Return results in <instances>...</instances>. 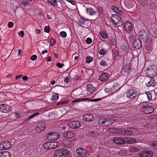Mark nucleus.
Returning <instances> with one entry per match:
<instances>
[{
  "label": "nucleus",
  "mask_w": 157,
  "mask_h": 157,
  "mask_svg": "<svg viewBox=\"0 0 157 157\" xmlns=\"http://www.w3.org/2000/svg\"><path fill=\"white\" fill-rule=\"evenodd\" d=\"M59 98V95L58 94L55 93L54 94L52 98H51V100L52 101H56Z\"/></svg>",
  "instance_id": "32"
},
{
  "label": "nucleus",
  "mask_w": 157,
  "mask_h": 157,
  "mask_svg": "<svg viewBox=\"0 0 157 157\" xmlns=\"http://www.w3.org/2000/svg\"><path fill=\"white\" fill-rule=\"evenodd\" d=\"M137 94L136 91L135 89H132L127 93L126 96L130 99H133L136 96Z\"/></svg>",
  "instance_id": "7"
},
{
  "label": "nucleus",
  "mask_w": 157,
  "mask_h": 157,
  "mask_svg": "<svg viewBox=\"0 0 157 157\" xmlns=\"http://www.w3.org/2000/svg\"><path fill=\"white\" fill-rule=\"evenodd\" d=\"M150 146L152 148L157 149V141H152L151 143Z\"/></svg>",
  "instance_id": "30"
},
{
  "label": "nucleus",
  "mask_w": 157,
  "mask_h": 157,
  "mask_svg": "<svg viewBox=\"0 0 157 157\" xmlns=\"http://www.w3.org/2000/svg\"><path fill=\"white\" fill-rule=\"evenodd\" d=\"M112 8L113 10L116 13H118L120 15H121L122 14L123 12L122 11L120 10L117 7L115 6H113Z\"/></svg>",
  "instance_id": "27"
},
{
  "label": "nucleus",
  "mask_w": 157,
  "mask_h": 157,
  "mask_svg": "<svg viewBox=\"0 0 157 157\" xmlns=\"http://www.w3.org/2000/svg\"><path fill=\"white\" fill-rule=\"evenodd\" d=\"M98 10L100 13L102 14L103 13V9L102 7L98 6Z\"/></svg>",
  "instance_id": "52"
},
{
  "label": "nucleus",
  "mask_w": 157,
  "mask_h": 157,
  "mask_svg": "<svg viewBox=\"0 0 157 157\" xmlns=\"http://www.w3.org/2000/svg\"><path fill=\"white\" fill-rule=\"evenodd\" d=\"M108 52V51L104 49H101L99 52V54L101 55H104L106 54Z\"/></svg>",
  "instance_id": "37"
},
{
  "label": "nucleus",
  "mask_w": 157,
  "mask_h": 157,
  "mask_svg": "<svg viewBox=\"0 0 157 157\" xmlns=\"http://www.w3.org/2000/svg\"><path fill=\"white\" fill-rule=\"evenodd\" d=\"M10 107L6 104H3L0 105V112L7 113L10 111Z\"/></svg>",
  "instance_id": "10"
},
{
  "label": "nucleus",
  "mask_w": 157,
  "mask_h": 157,
  "mask_svg": "<svg viewBox=\"0 0 157 157\" xmlns=\"http://www.w3.org/2000/svg\"><path fill=\"white\" fill-rule=\"evenodd\" d=\"M59 137V134L56 132H50L46 135V139L48 140H55Z\"/></svg>",
  "instance_id": "2"
},
{
  "label": "nucleus",
  "mask_w": 157,
  "mask_h": 157,
  "mask_svg": "<svg viewBox=\"0 0 157 157\" xmlns=\"http://www.w3.org/2000/svg\"><path fill=\"white\" fill-rule=\"evenodd\" d=\"M105 91L107 92L108 93L111 92L112 91H113V90L112 89V88H106L105 89Z\"/></svg>",
  "instance_id": "59"
},
{
  "label": "nucleus",
  "mask_w": 157,
  "mask_h": 157,
  "mask_svg": "<svg viewBox=\"0 0 157 157\" xmlns=\"http://www.w3.org/2000/svg\"><path fill=\"white\" fill-rule=\"evenodd\" d=\"M145 49L146 50L150 51L151 49L152 46V44L151 41H147L146 44Z\"/></svg>",
  "instance_id": "22"
},
{
  "label": "nucleus",
  "mask_w": 157,
  "mask_h": 157,
  "mask_svg": "<svg viewBox=\"0 0 157 157\" xmlns=\"http://www.w3.org/2000/svg\"><path fill=\"white\" fill-rule=\"evenodd\" d=\"M94 116L91 114H86L83 116L82 119L84 121H92Z\"/></svg>",
  "instance_id": "15"
},
{
  "label": "nucleus",
  "mask_w": 157,
  "mask_h": 157,
  "mask_svg": "<svg viewBox=\"0 0 157 157\" xmlns=\"http://www.w3.org/2000/svg\"><path fill=\"white\" fill-rule=\"evenodd\" d=\"M113 141L115 143L119 145L124 144L125 143V141L122 138L118 137H114Z\"/></svg>",
  "instance_id": "12"
},
{
  "label": "nucleus",
  "mask_w": 157,
  "mask_h": 157,
  "mask_svg": "<svg viewBox=\"0 0 157 157\" xmlns=\"http://www.w3.org/2000/svg\"><path fill=\"white\" fill-rule=\"evenodd\" d=\"M86 44H90L92 43V40L91 38L88 37L86 39Z\"/></svg>",
  "instance_id": "53"
},
{
  "label": "nucleus",
  "mask_w": 157,
  "mask_h": 157,
  "mask_svg": "<svg viewBox=\"0 0 157 157\" xmlns=\"http://www.w3.org/2000/svg\"><path fill=\"white\" fill-rule=\"evenodd\" d=\"M139 35L140 38L142 39H145V37H146V33L144 30H142L139 32Z\"/></svg>",
  "instance_id": "24"
},
{
  "label": "nucleus",
  "mask_w": 157,
  "mask_h": 157,
  "mask_svg": "<svg viewBox=\"0 0 157 157\" xmlns=\"http://www.w3.org/2000/svg\"><path fill=\"white\" fill-rule=\"evenodd\" d=\"M74 134L72 132H67L63 133V136L65 138L70 139L73 137Z\"/></svg>",
  "instance_id": "17"
},
{
  "label": "nucleus",
  "mask_w": 157,
  "mask_h": 157,
  "mask_svg": "<svg viewBox=\"0 0 157 157\" xmlns=\"http://www.w3.org/2000/svg\"><path fill=\"white\" fill-rule=\"evenodd\" d=\"M107 119L104 117H100L98 120V123L99 124H104L107 122Z\"/></svg>",
  "instance_id": "29"
},
{
  "label": "nucleus",
  "mask_w": 157,
  "mask_h": 157,
  "mask_svg": "<svg viewBox=\"0 0 157 157\" xmlns=\"http://www.w3.org/2000/svg\"><path fill=\"white\" fill-rule=\"evenodd\" d=\"M109 75L107 73H103L100 76L99 79L101 82H104L109 79Z\"/></svg>",
  "instance_id": "14"
},
{
  "label": "nucleus",
  "mask_w": 157,
  "mask_h": 157,
  "mask_svg": "<svg viewBox=\"0 0 157 157\" xmlns=\"http://www.w3.org/2000/svg\"><path fill=\"white\" fill-rule=\"evenodd\" d=\"M45 125L43 122L39 123L37 124V127L36 128V131L38 132H40L44 131L45 128Z\"/></svg>",
  "instance_id": "13"
},
{
  "label": "nucleus",
  "mask_w": 157,
  "mask_h": 157,
  "mask_svg": "<svg viewBox=\"0 0 157 157\" xmlns=\"http://www.w3.org/2000/svg\"><path fill=\"white\" fill-rule=\"evenodd\" d=\"M111 19L113 23L115 25L118 24L122 21L121 17L117 14H112Z\"/></svg>",
  "instance_id": "5"
},
{
  "label": "nucleus",
  "mask_w": 157,
  "mask_h": 157,
  "mask_svg": "<svg viewBox=\"0 0 157 157\" xmlns=\"http://www.w3.org/2000/svg\"><path fill=\"white\" fill-rule=\"evenodd\" d=\"M152 155V151L146 150L140 152L139 155V157H151Z\"/></svg>",
  "instance_id": "6"
},
{
  "label": "nucleus",
  "mask_w": 157,
  "mask_h": 157,
  "mask_svg": "<svg viewBox=\"0 0 157 157\" xmlns=\"http://www.w3.org/2000/svg\"><path fill=\"white\" fill-rule=\"evenodd\" d=\"M121 87L118 83H115L113 85L112 89L114 91H116L119 90L121 89Z\"/></svg>",
  "instance_id": "23"
},
{
  "label": "nucleus",
  "mask_w": 157,
  "mask_h": 157,
  "mask_svg": "<svg viewBox=\"0 0 157 157\" xmlns=\"http://www.w3.org/2000/svg\"><path fill=\"white\" fill-rule=\"evenodd\" d=\"M129 150L132 152H137L139 150V149L135 147H130Z\"/></svg>",
  "instance_id": "42"
},
{
  "label": "nucleus",
  "mask_w": 157,
  "mask_h": 157,
  "mask_svg": "<svg viewBox=\"0 0 157 157\" xmlns=\"http://www.w3.org/2000/svg\"><path fill=\"white\" fill-rule=\"evenodd\" d=\"M50 42L51 43V45L52 46H53L56 43V41L53 38H52L50 40Z\"/></svg>",
  "instance_id": "51"
},
{
  "label": "nucleus",
  "mask_w": 157,
  "mask_h": 157,
  "mask_svg": "<svg viewBox=\"0 0 157 157\" xmlns=\"http://www.w3.org/2000/svg\"><path fill=\"white\" fill-rule=\"evenodd\" d=\"M104 60H102L101 61L100 63V64L102 67L107 66V64L106 60L109 61V58L107 57H105L104 58Z\"/></svg>",
  "instance_id": "20"
},
{
  "label": "nucleus",
  "mask_w": 157,
  "mask_h": 157,
  "mask_svg": "<svg viewBox=\"0 0 157 157\" xmlns=\"http://www.w3.org/2000/svg\"><path fill=\"white\" fill-rule=\"evenodd\" d=\"M18 34L19 36L23 38L24 35V33L23 31H21L19 32Z\"/></svg>",
  "instance_id": "64"
},
{
  "label": "nucleus",
  "mask_w": 157,
  "mask_h": 157,
  "mask_svg": "<svg viewBox=\"0 0 157 157\" xmlns=\"http://www.w3.org/2000/svg\"><path fill=\"white\" fill-rule=\"evenodd\" d=\"M71 144L70 141L68 140H64L62 144V145L65 147H69Z\"/></svg>",
  "instance_id": "33"
},
{
  "label": "nucleus",
  "mask_w": 157,
  "mask_h": 157,
  "mask_svg": "<svg viewBox=\"0 0 157 157\" xmlns=\"http://www.w3.org/2000/svg\"><path fill=\"white\" fill-rule=\"evenodd\" d=\"M88 100L87 98H82V99H77V100H76L73 101V102L74 103L75 102H79L81 101H84L85 100Z\"/></svg>",
  "instance_id": "55"
},
{
  "label": "nucleus",
  "mask_w": 157,
  "mask_h": 157,
  "mask_svg": "<svg viewBox=\"0 0 157 157\" xmlns=\"http://www.w3.org/2000/svg\"><path fill=\"white\" fill-rule=\"evenodd\" d=\"M54 157H72L71 153L68 150L64 149H61L56 151Z\"/></svg>",
  "instance_id": "1"
},
{
  "label": "nucleus",
  "mask_w": 157,
  "mask_h": 157,
  "mask_svg": "<svg viewBox=\"0 0 157 157\" xmlns=\"http://www.w3.org/2000/svg\"><path fill=\"white\" fill-rule=\"evenodd\" d=\"M93 60V58L90 56H88L86 58V61L87 63H90Z\"/></svg>",
  "instance_id": "38"
},
{
  "label": "nucleus",
  "mask_w": 157,
  "mask_h": 157,
  "mask_svg": "<svg viewBox=\"0 0 157 157\" xmlns=\"http://www.w3.org/2000/svg\"><path fill=\"white\" fill-rule=\"evenodd\" d=\"M131 68V65L129 63H125L124 65L123 70L126 72L129 73Z\"/></svg>",
  "instance_id": "16"
},
{
  "label": "nucleus",
  "mask_w": 157,
  "mask_h": 157,
  "mask_svg": "<svg viewBox=\"0 0 157 157\" xmlns=\"http://www.w3.org/2000/svg\"><path fill=\"white\" fill-rule=\"evenodd\" d=\"M68 126L72 128H77L80 127L81 124L78 121H74L69 123L68 124Z\"/></svg>",
  "instance_id": "9"
},
{
  "label": "nucleus",
  "mask_w": 157,
  "mask_h": 157,
  "mask_svg": "<svg viewBox=\"0 0 157 157\" xmlns=\"http://www.w3.org/2000/svg\"><path fill=\"white\" fill-rule=\"evenodd\" d=\"M86 87L87 90L91 93L92 92L95 90L94 87L91 84L88 85Z\"/></svg>",
  "instance_id": "28"
},
{
  "label": "nucleus",
  "mask_w": 157,
  "mask_h": 157,
  "mask_svg": "<svg viewBox=\"0 0 157 157\" xmlns=\"http://www.w3.org/2000/svg\"><path fill=\"white\" fill-rule=\"evenodd\" d=\"M66 1L71 3L73 5L75 6L76 4V2L73 0H66Z\"/></svg>",
  "instance_id": "63"
},
{
  "label": "nucleus",
  "mask_w": 157,
  "mask_h": 157,
  "mask_svg": "<svg viewBox=\"0 0 157 157\" xmlns=\"http://www.w3.org/2000/svg\"><path fill=\"white\" fill-rule=\"evenodd\" d=\"M136 141V139L135 138H130L127 140L128 142L130 144H133Z\"/></svg>",
  "instance_id": "36"
},
{
  "label": "nucleus",
  "mask_w": 157,
  "mask_h": 157,
  "mask_svg": "<svg viewBox=\"0 0 157 157\" xmlns=\"http://www.w3.org/2000/svg\"><path fill=\"white\" fill-rule=\"evenodd\" d=\"M155 68L153 69L152 68L149 69L148 70V72L147 73V76L150 78H153L156 75H157L156 73L157 72V69L155 67H154Z\"/></svg>",
  "instance_id": "3"
},
{
  "label": "nucleus",
  "mask_w": 157,
  "mask_h": 157,
  "mask_svg": "<svg viewBox=\"0 0 157 157\" xmlns=\"http://www.w3.org/2000/svg\"><path fill=\"white\" fill-rule=\"evenodd\" d=\"M132 44L133 47L136 49H139L142 46L140 40L137 38L135 39L133 43Z\"/></svg>",
  "instance_id": "11"
},
{
  "label": "nucleus",
  "mask_w": 157,
  "mask_h": 157,
  "mask_svg": "<svg viewBox=\"0 0 157 157\" xmlns=\"http://www.w3.org/2000/svg\"><path fill=\"white\" fill-rule=\"evenodd\" d=\"M3 144H4V146H5V147H7L6 149L10 148V143L9 142H3Z\"/></svg>",
  "instance_id": "46"
},
{
  "label": "nucleus",
  "mask_w": 157,
  "mask_h": 157,
  "mask_svg": "<svg viewBox=\"0 0 157 157\" xmlns=\"http://www.w3.org/2000/svg\"><path fill=\"white\" fill-rule=\"evenodd\" d=\"M109 151L104 150L100 154L98 157H111Z\"/></svg>",
  "instance_id": "18"
},
{
  "label": "nucleus",
  "mask_w": 157,
  "mask_h": 157,
  "mask_svg": "<svg viewBox=\"0 0 157 157\" xmlns=\"http://www.w3.org/2000/svg\"><path fill=\"white\" fill-rule=\"evenodd\" d=\"M156 82L154 80H151L146 84V86L148 87H154L156 85Z\"/></svg>",
  "instance_id": "25"
},
{
  "label": "nucleus",
  "mask_w": 157,
  "mask_h": 157,
  "mask_svg": "<svg viewBox=\"0 0 157 157\" xmlns=\"http://www.w3.org/2000/svg\"><path fill=\"white\" fill-rule=\"evenodd\" d=\"M44 32L46 33H49L50 32L49 27L46 26L44 27Z\"/></svg>",
  "instance_id": "54"
},
{
  "label": "nucleus",
  "mask_w": 157,
  "mask_h": 157,
  "mask_svg": "<svg viewBox=\"0 0 157 157\" xmlns=\"http://www.w3.org/2000/svg\"><path fill=\"white\" fill-rule=\"evenodd\" d=\"M90 135L92 136V138L93 140H95L96 138V135H94V132L93 131L91 132V133H90Z\"/></svg>",
  "instance_id": "57"
},
{
  "label": "nucleus",
  "mask_w": 157,
  "mask_h": 157,
  "mask_svg": "<svg viewBox=\"0 0 157 157\" xmlns=\"http://www.w3.org/2000/svg\"><path fill=\"white\" fill-rule=\"evenodd\" d=\"M146 96L148 98L149 100H151V93H148L146 94Z\"/></svg>",
  "instance_id": "58"
},
{
  "label": "nucleus",
  "mask_w": 157,
  "mask_h": 157,
  "mask_svg": "<svg viewBox=\"0 0 157 157\" xmlns=\"http://www.w3.org/2000/svg\"><path fill=\"white\" fill-rule=\"evenodd\" d=\"M139 2L144 6L146 5L147 3V2L145 0H139Z\"/></svg>",
  "instance_id": "45"
},
{
  "label": "nucleus",
  "mask_w": 157,
  "mask_h": 157,
  "mask_svg": "<svg viewBox=\"0 0 157 157\" xmlns=\"http://www.w3.org/2000/svg\"><path fill=\"white\" fill-rule=\"evenodd\" d=\"M59 35L63 37H65L67 36V34L66 32L62 31L59 33Z\"/></svg>",
  "instance_id": "48"
},
{
  "label": "nucleus",
  "mask_w": 157,
  "mask_h": 157,
  "mask_svg": "<svg viewBox=\"0 0 157 157\" xmlns=\"http://www.w3.org/2000/svg\"><path fill=\"white\" fill-rule=\"evenodd\" d=\"M101 36L103 38L105 39L107 37V34L105 33H100Z\"/></svg>",
  "instance_id": "50"
},
{
  "label": "nucleus",
  "mask_w": 157,
  "mask_h": 157,
  "mask_svg": "<svg viewBox=\"0 0 157 157\" xmlns=\"http://www.w3.org/2000/svg\"><path fill=\"white\" fill-rule=\"evenodd\" d=\"M39 114V113H34L32 115H31L29 117H28L27 119L26 120V121H29L30 119L33 118V117H35V116L38 115Z\"/></svg>",
  "instance_id": "41"
},
{
  "label": "nucleus",
  "mask_w": 157,
  "mask_h": 157,
  "mask_svg": "<svg viewBox=\"0 0 157 157\" xmlns=\"http://www.w3.org/2000/svg\"><path fill=\"white\" fill-rule=\"evenodd\" d=\"M52 143L53 145V149H55L59 145V143L57 142L54 141V142H52Z\"/></svg>",
  "instance_id": "40"
},
{
  "label": "nucleus",
  "mask_w": 157,
  "mask_h": 157,
  "mask_svg": "<svg viewBox=\"0 0 157 157\" xmlns=\"http://www.w3.org/2000/svg\"><path fill=\"white\" fill-rule=\"evenodd\" d=\"M142 110V111L144 112L145 113L149 114L151 113H152L154 110V109L153 107L149 106H145V107H143L141 109Z\"/></svg>",
  "instance_id": "8"
},
{
  "label": "nucleus",
  "mask_w": 157,
  "mask_h": 157,
  "mask_svg": "<svg viewBox=\"0 0 157 157\" xmlns=\"http://www.w3.org/2000/svg\"><path fill=\"white\" fill-rule=\"evenodd\" d=\"M125 129H119L117 130V133H119L121 134H123L124 135V132Z\"/></svg>",
  "instance_id": "44"
},
{
  "label": "nucleus",
  "mask_w": 157,
  "mask_h": 157,
  "mask_svg": "<svg viewBox=\"0 0 157 157\" xmlns=\"http://www.w3.org/2000/svg\"><path fill=\"white\" fill-rule=\"evenodd\" d=\"M125 135H130L133 134V131L130 130L125 129L124 132Z\"/></svg>",
  "instance_id": "35"
},
{
  "label": "nucleus",
  "mask_w": 157,
  "mask_h": 157,
  "mask_svg": "<svg viewBox=\"0 0 157 157\" xmlns=\"http://www.w3.org/2000/svg\"><path fill=\"white\" fill-rule=\"evenodd\" d=\"M128 38L129 40L131 41V42L133 43L136 39L134 38V36L133 35H130L129 36Z\"/></svg>",
  "instance_id": "47"
},
{
  "label": "nucleus",
  "mask_w": 157,
  "mask_h": 157,
  "mask_svg": "<svg viewBox=\"0 0 157 157\" xmlns=\"http://www.w3.org/2000/svg\"><path fill=\"white\" fill-rule=\"evenodd\" d=\"M37 58V56L36 55H33L30 58L31 60L33 61L35 60Z\"/></svg>",
  "instance_id": "61"
},
{
  "label": "nucleus",
  "mask_w": 157,
  "mask_h": 157,
  "mask_svg": "<svg viewBox=\"0 0 157 157\" xmlns=\"http://www.w3.org/2000/svg\"><path fill=\"white\" fill-rule=\"evenodd\" d=\"M87 11H90V14L93 15L95 13V11L93 10V9L91 8H86Z\"/></svg>",
  "instance_id": "43"
},
{
  "label": "nucleus",
  "mask_w": 157,
  "mask_h": 157,
  "mask_svg": "<svg viewBox=\"0 0 157 157\" xmlns=\"http://www.w3.org/2000/svg\"><path fill=\"white\" fill-rule=\"evenodd\" d=\"M0 157H10V153L7 151L0 152Z\"/></svg>",
  "instance_id": "21"
},
{
  "label": "nucleus",
  "mask_w": 157,
  "mask_h": 157,
  "mask_svg": "<svg viewBox=\"0 0 157 157\" xmlns=\"http://www.w3.org/2000/svg\"><path fill=\"white\" fill-rule=\"evenodd\" d=\"M117 118L115 116H113L112 117H110L108 119H107V122L110 123L112 124L115 121L117 120Z\"/></svg>",
  "instance_id": "31"
},
{
  "label": "nucleus",
  "mask_w": 157,
  "mask_h": 157,
  "mask_svg": "<svg viewBox=\"0 0 157 157\" xmlns=\"http://www.w3.org/2000/svg\"><path fill=\"white\" fill-rule=\"evenodd\" d=\"M68 102V101L65 100V101L59 102L57 104V105H63V104H66Z\"/></svg>",
  "instance_id": "60"
},
{
  "label": "nucleus",
  "mask_w": 157,
  "mask_h": 157,
  "mask_svg": "<svg viewBox=\"0 0 157 157\" xmlns=\"http://www.w3.org/2000/svg\"><path fill=\"white\" fill-rule=\"evenodd\" d=\"M76 152L77 154L79 155L82 156L83 157H86L88 155V153L86 150L82 147H78Z\"/></svg>",
  "instance_id": "4"
},
{
  "label": "nucleus",
  "mask_w": 157,
  "mask_h": 157,
  "mask_svg": "<svg viewBox=\"0 0 157 157\" xmlns=\"http://www.w3.org/2000/svg\"><path fill=\"white\" fill-rule=\"evenodd\" d=\"M117 129H116L114 128H111L109 129V132H111L113 133H117Z\"/></svg>",
  "instance_id": "56"
},
{
  "label": "nucleus",
  "mask_w": 157,
  "mask_h": 157,
  "mask_svg": "<svg viewBox=\"0 0 157 157\" xmlns=\"http://www.w3.org/2000/svg\"><path fill=\"white\" fill-rule=\"evenodd\" d=\"M124 28L125 30L129 31L132 29V26L131 22L129 21H126L124 24Z\"/></svg>",
  "instance_id": "19"
},
{
  "label": "nucleus",
  "mask_w": 157,
  "mask_h": 157,
  "mask_svg": "<svg viewBox=\"0 0 157 157\" xmlns=\"http://www.w3.org/2000/svg\"><path fill=\"white\" fill-rule=\"evenodd\" d=\"M85 20L83 18H80L78 20V24L86 28V25H85Z\"/></svg>",
  "instance_id": "26"
},
{
  "label": "nucleus",
  "mask_w": 157,
  "mask_h": 157,
  "mask_svg": "<svg viewBox=\"0 0 157 157\" xmlns=\"http://www.w3.org/2000/svg\"><path fill=\"white\" fill-rule=\"evenodd\" d=\"M7 147H5L4 146V144H3V142L0 144V150H6V149Z\"/></svg>",
  "instance_id": "49"
},
{
  "label": "nucleus",
  "mask_w": 157,
  "mask_h": 157,
  "mask_svg": "<svg viewBox=\"0 0 157 157\" xmlns=\"http://www.w3.org/2000/svg\"><path fill=\"white\" fill-rule=\"evenodd\" d=\"M64 65L63 63H58L56 65V66L59 68L62 67L63 66H64Z\"/></svg>",
  "instance_id": "62"
},
{
  "label": "nucleus",
  "mask_w": 157,
  "mask_h": 157,
  "mask_svg": "<svg viewBox=\"0 0 157 157\" xmlns=\"http://www.w3.org/2000/svg\"><path fill=\"white\" fill-rule=\"evenodd\" d=\"M51 142H48L44 143V147L46 149L49 150L50 147V144Z\"/></svg>",
  "instance_id": "39"
},
{
  "label": "nucleus",
  "mask_w": 157,
  "mask_h": 157,
  "mask_svg": "<svg viewBox=\"0 0 157 157\" xmlns=\"http://www.w3.org/2000/svg\"><path fill=\"white\" fill-rule=\"evenodd\" d=\"M48 2L50 3L51 5L57 6H58V4L56 0H48Z\"/></svg>",
  "instance_id": "34"
}]
</instances>
